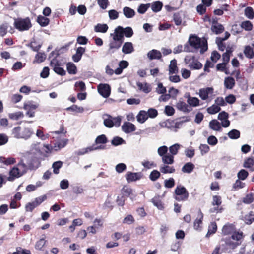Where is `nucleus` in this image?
<instances>
[{
    "label": "nucleus",
    "mask_w": 254,
    "mask_h": 254,
    "mask_svg": "<svg viewBox=\"0 0 254 254\" xmlns=\"http://www.w3.org/2000/svg\"><path fill=\"white\" fill-rule=\"evenodd\" d=\"M39 104L33 101H28L24 103L23 108L26 110H33L37 109Z\"/></svg>",
    "instance_id": "nucleus-20"
},
{
    "label": "nucleus",
    "mask_w": 254,
    "mask_h": 254,
    "mask_svg": "<svg viewBox=\"0 0 254 254\" xmlns=\"http://www.w3.org/2000/svg\"><path fill=\"white\" fill-rule=\"evenodd\" d=\"M37 22L41 26L45 27L49 24L50 20L46 17L40 15L37 17Z\"/></svg>",
    "instance_id": "nucleus-32"
},
{
    "label": "nucleus",
    "mask_w": 254,
    "mask_h": 254,
    "mask_svg": "<svg viewBox=\"0 0 254 254\" xmlns=\"http://www.w3.org/2000/svg\"><path fill=\"white\" fill-rule=\"evenodd\" d=\"M46 58V55L45 53H38L35 57L34 62H36L38 63H41L45 61Z\"/></svg>",
    "instance_id": "nucleus-46"
},
{
    "label": "nucleus",
    "mask_w": 254,
    "mask_h": 254,
    "mask_svg": "<svg viewBox=\"0 0 254 254\" xmlns=\"http://www.w3.org/2000/svg\"><path fill=\"white\" fill-rule=\"evenodd\" d=\"M85 52V48L79 47L77 48L75 54L72 56V60L74 62H78L81 59L82 55Z\"/></svg>",
    "instance_id": "nucleus-16"
},
{
    "label": "nucleus",
    "mask_w": 254,
    "mask_h": 254,
    "mask_svg": "<svg viewBox=\"0 0 254 254\" xmlns=\"http://www.w3.org/2000/svg\"><path fill=\"white\" fill-rule=\"evenodd\" d=\"M39 144V143L32 144L30 152L26 158V162L28 165L30 170H35L40 165L43 153L40 149Z\"/></svg>",
    "instance_id": "nucleus-1"
},
{
    "label": "nucleus",
    "mask_w": 254,
    "mask_h": 254,
    "mask_svg": "<svg viewBox=\"0 0 254 254\" xmlns=\"http://www.w3.org/2000/svg\"><path fill=\"white\" fill-rule=\"evenodd\" d=\"M209 127L215 131H221L222 130L220 123L215 119L211 120L209 124Z\"/></svg>",
    "instance_id": "nucleus-22"
},
{
    "label": "nucleus",
    "mask_w": 254,
    "mask_h": 254,
    "mask_svg": "<svg viewBox=\"0 0 254 254\" xmlns=\"http://www.w3.org/2000/svg\"><path fill=\"white\" fill-rule=\"evenodd\" d=\"M162 161L165 165L172 164L174 162V156L170 154H167L162 157Z\"/></svg>",
    "instance_id": "nucleus-33"
},
{
    "label": "nucleus",
    "mask_w": 254,
    "mask_h": 254,
    "mask_svg": "<svg viewBox=\"0 0 254 254\" xmlns=\"http://www.w3.org/2000/svg\"><path fill=\"white\" fill-rule=\"evenodd\" d=\"M187 103L189 106L191 107H196L199 104V100L196 97H192L190 95H188Z\"/></svg>",
    "instance_id": "nucleus-31"
},
{
    "label": "nucleus",
    "mask_w": 254,
    "mask_h": 254,
    "mask_svg": "<svg viewBox=\"0 0 254 254\" xmlns=\"http://www.w3.org/2000/svg\"><path fill=\"white\" fill-rule=\"evenodd\" d=\"M169 74L178 73V69L177 66L176 60L173 59L171 61L170 65L169 66Z\"/></svg>",
    "instance_id": "nucleus-26"
},
{
    "label": "nucleus",
    "mask_w": 254,
    "mask_h": 254,
    "mask_svg": "<svg viewBox=\"0 0 254 254\" xmlns=\"http://www.w3.org/2000/svg\"><path fill=\"white\" fill-rule=\"evenodd\" d=\"M20 172L22 173V175H23L24 173H25L28 169H29L28 165L27 163H24L22 161H21L20 162L18 163L17 165V167H16Z\"/></svg>",
    "instance_id": "nucleus-43"
},
{
    "label": "nucleus",
    "mask_w": 254,
    "mask_h": 254,
    "mask_svg": "<svg viewBox=\"0 0 254 254\" xmlns=\"http://www.w3.org/2000/svg\"><path fill=\"white\" fill-rule=\"evenodd\" d=\"M180 145L176 143L169 147V151L170 153V155H172L173 156L176 155L178 153V150L180 148Z\"/></svg>",
    "instance_id": "nucleus-53"
},
{
    "label": "nucleus",
    "mask_w": 254,
    "mask_h": 254,
    "mask_svg": "<svg viewBox=\"0 0 254 254\" xmlns=\"http://www.w3.org/2000/svg\"><path fill=\"white\" fill-rule=\"evenodd\" d=\"M33 51L38 52L42 46V44H37V42L35 41H31V43L28 45Z\"/></svg>",
    "instance_id": "nucleus-58"
},
{
    "label": "nucleus",
    "mask_w": 254,
    "mask_h": 254,
    "mask_svg": "<svg viewBox=\"0 0 254 254\" xmlns=\"http://www.w3.org/2000/svg\"><path fill=\"white\" fill-rule=\"evenodd\" d=\"M227 134L231 139H237L240 137V132L235 129L230 130Z\"/></svg>",
    "instance_id": "nucleus-39"
},
{
    "label": "nucleus",
    "mask_w": 254,
    "mask_h": 254,
    "mask_svg": "<svg viewBox=\"0 0 254 254\" xmlns=\"http://www.w3.org/2000/svg\"><path fill=\"white\" fill-rule=\"evenodd\" d=\"M122 43L123 42L120 41H117L114 39L110 40L109 44V48L108 53L110 54L114 53L116 50H118L121 47Z\"/></svg>",
    "instance_id": "nucleus-9"
},
{
    "label": "nucleus",
    "mask_w": 254,
    "mask_h": 254,
    "mask_svg": "<svg viewBox=\"0 0 254 254\" xmlns=\"http://www.w3.org/2000/svg\"><path fill=\"white\" fill-rule=\"evenodd\" d=\"M23 175L20 172L18 168L17 167H13L9 171V177L7 178V180L12 181L15 178H18Z\"/></svg>",
    "instance_id": "nucleus-14"
},
{
    "label": "nucleus",
    "mask_w": 254,
    "mask_h": 254,
    "mask_svg": "<svg viewBox=\"0 0 254 254\" xmlns=\"http://www.w3.org/2000/svg\"><path fill=\"white\" fill-rule=\"evenodd\" d=\"M213 89L212 87H207L206 88L200 89L199 90V95L201 99L205 100L207 99L208 95L212 93Z\"/></svg>",
    "instance_id": "nucleus-15"
},
{
    "label": "nucleus",
    "mask_w": 254,
    "mask_h": 254,
    "mask_svg": "<svg viewBox=\"0 0 254 254\" xmlns=\"http://www.w3.org/2000/svg\"><path fill=\"white\" fill-rule=\"evenodd\" d=\"M221 110V108L217 105H213L208 107L207 109V112L210 114H214L219 112Z\"/></svg>",
    "instance_id": "nucleus-49"
},
{
    "label": "nucleus",
    "mask_w": 254,
    "mask_h": 254,
    "mask_svg": "<svg viewBox=\"0 0 254 254\" xmlns=\"http://www.w3.org/2000/svg\"><path fill=\"white\" fill-rule=\"evenodd\" d=\"M217 225L215 222H213L211 224L210 226H209L208 231L206 236L210 235L211 234H214L217 230Z\"/></svg>",
    "instance_id": "nucleus-61"
},
{
    "label": "nucleus",
    "mask_w": 254,
    "mask_h": 254,
    "mask_svg": "<svg viewBox=\"0 0 254 254\" xmlns=\"http://www.w3.org/2000/svg\"><path fill=\"white\" fill-rule=\"evenodd\" d=\"M121 127L122 131L125 133H129L136 130L135 125L129 122H125Z\"/></svg>",
    "instance_id": "nucleus-10"
},
{
    "label": "nucleus",
    "mask_w": 254,
    "mask_h": 254,
    "mask_svg": "<svg viewBox=\"0 0 254 254\" xmlns=\"http://www.w3.org/2000/svg\"><path fill=\"white\" fill-rule=\"evenodd\" d=\"M211 30L215 34H219L223 32L224 28L222 24L216 23V24L212 26Z\"/></svg>",
    "instance_id": "nucleus-35"
},
{
    "label": "nucleus",
    "mask_w": 254,
    "mask_h": 254,
    "mask_svg": "<svg viewBox=\"0 0 254 254\" xmlns=\"http://www.w3.org/2000/svg\"><path fill=\"white\" fill-rule=\"evenodd\" d=\"M241 27L246 31H251L253 28V24L250 21H245L241 23Z\"/></svg>",
    "instance_id": "nucleus-54"
},
{
    "label": "nucleus",
    "mask_w": 254,
    "mask_h": 254,
    "mask_svg": "<svg viewBox=\"0 0 254 254\" xmlns=\"http://www.w3.org/2000/svg\"><path fill=\"white\" fill-rule=\"evenodd\" d=\"M184 62L188 64L190 69L192 70H198L202 67V64L195 58L194 56H186Z\"/></svg>",
    "instance_id": "nucleus-4"
},
{
    "label": "nucleus",
    "mask_w": 254,
    "mask_h": 254,
    "mask_svg": "<svg viewBox=\"0 0 254 254\" xmlns=\"http://www.w3.org/2000/svg\"><path fill=\"white\" fill-rule=\"evenodd\" d=\"M233 228L232 225H225L222 228V232L225 235H228L233 232Z\"/></svg>",
    "instance_id": "nucleus-57"
},
{
    "label": "nucleus",
    "mask_w": 254,
    "mask_h": 254,
    "mask_svg": "<svg viewBox=\"0 0 254 254\" xmlns=\"http://www.w3.org/2000/svg\"><path fill=\"white\" fill-rule=\"evenodd\" d=\"M222 203L221 197L219 195H214L213 196L212 205L213 206H219Z\"/></svg>",
    "instance_id": "nucleus-60"
},
{
    "label": "nucleus",
    "mask_w": 254,
    "mask_h": 254,
    "mask_svg": "<svg viewBox=\"0 0 254 254\" xmlns=\"http://www.w3.org/2000/svg\"><path fill=\"white\" fill-rule=\"evenodd\" d=\"M243 167L249 169L251 171H254V157L247 158L244 160Z\"/></svg>",
    "instance_id": "nucleus-17"
},
{
    "label": "nucleus",
    "mask_w": 254,
    "mask_h": 254,
    "mask_svg": "<svg viewBox=\"0 0 254 254\" xmlns=\"http://www.w3.org/2000/svg\"><path fill=\"white\" fill-rule=\"evenodd\" d=\"M33 133L34 132L31 128H22L20 126L14 127L12 131V134L15 138H22L25 140L29 139Z\"/></svg>",
    "instance_id": "nucleus-3"
},
{
    "label": "nucleus",
    "mask_w": 254,
    "mask_h": 254,
    "mask_svg": "<svg viewBox=\"0 0 254 254\" xmlns=\"http://www.w3.org/2000/svg\"><path fill=\"white\" fill-rule=\"evenodd\" d=\"M123 12L127 18H131L135 14V11L129 7H124L123 9Z\"/></svg>",
    "instance_id": "nucleus-21"
},
{
    "label": "nucleus",
    "mask_w": 254,
    "mask_h": 254,
    "mask_svg": "<svg viewBox=\"0 0 254 254\" xmlns=\"http://www.w3.org/2000/svg\"><path fill=\"white\" fill-rule=\"evenodd\" d=\"M99 93L104 98H108L111 93V87L107 84H100L97 87Z\"/></svg>",
    "instance_id": "nucleus-7"
},
{
    "label": "nucleus",
    "mask_w": 254,
    "mask_h": 254,
    "mask_svg": "<svg viewBox=\"0 0 254 254\" xmlns=\"http://www.w3.org/2000/svg\"><path fill=\"white\" fill-rule=\"evenodd\" d=\"M160 171L163 174L173 173L175 172V169L174 167L164 164L160 167Z\"/></svg>",
    "instance_id": "nucleus-27"
},
{
    "label": "nucleus",
    "mask_w": 254,
    "mask_h": 254,
    "mask_svg": "<svg viewBox=\"0 0 254 254\" xmlns=\"http://www.w3.org/2000/svg\"><path fill=\"white\" fill-rule=\"evenodd\" d=\"M245 56L249 59H252L254 57L253 49L250 46H246L244 50Z\"/></svg>",
    "instance_id": "nucleus-41"
},
{
    "label": "nucleus",
    "mask_w": 254,
    "mask_h": 254,
    "mask_svg": "<svg viewBox=\"0 0 254 254\" xmlns=\"http://www.w3.org/2000/svg\"><path fill=\"white\" fill-rule=\"evenodd\" d=\"M150 6L152 10L154 12L156 13L161 11L163 7V3L161 1H157L152 3L150 5Z\"/></svg>",
    "instance_id": "nucleus-29"
},
{
    "label": "nucleus",
    "mask_w": 254,
    "mask_h": 254,
    "mask_svg": "<svg viewBox=\"0 0 254 254\" xmlns=\"http://www.w3.org/2000/svg\"><path fill=\"white\" fill-rule=\"evenodd\" d=\"M176 196L175 199L178 201H186L189 197V193L185 187L178 185L174 191Z\"/></svg>",
    "instance_id": "nucleus-5"
},
{
    "label": "nucleus",
    "mask_w": 254,
    "mask_h": 254,
    "mask_svg": "<svg viewBox=\"0 0 254 254\" xmlns=\"http://www.w3.org/2000/svg\"><path fill=\"white\" fill-rule=\"evenodd\" d=\"M161 176L160 172L157 170H153L151 172L149 178L152 181H156Z\"/></svg>",
    "instance_id": "nucleus-48"
},
{
    "label": "nucleus",
    "mask_w": 254,
    "mask_h": 254,
    "mask_svg": "<svg viewBox=\"0 0 254 254\" xmlns=\"http://www.w3.org/2000/svg\"><path fill=\"white\" fill-rule=\"evenodd\" d=\"M108 142V139L105 134H101L98 136L95 140L96 145L100 144H105Z\"/></svg>",
    "instance_id": "nucleus-34"
},
{
    "label": "nucleus",
    "mask_w": 254,
    "mask_h": 254,
    "mask_svg": "<svg viewBox=\"0 0 254 254\" xmlns=\"http://www.w3.org/2000/svg\"><path fill=\"white\" fill-rule=\"evenodd\" d=\"M126 141L121 137L115 136L113 137L111 140V144L114 146H119L123 144H125Z\"/></svg>",
    "instance_id": "nucleus-40"
},
{
    "label": "nucleus",
    "mask_w": 254,
    "mask_h": 254,
    "mask_svg": "<svg viewBox=\"0 0 254 254\" xmlns=\"http://www.w3.org/2000/svg\"><path fill=\"white\" fill-rule=\"evenodd\" d=\"M245 15L249 19H252L254 17V12L251 7H247L245 9Z\"/></svg>",
    "instance_id": "nucleus-51"
},
{
    "label": "nucleus",
    "mask_w": 254,
    "mask_h": 254,
    "mask_svg": "<svg viewBox=\"0 0 254 254\" xmlns=\"http://www.w3.org/2000/svg\"><path fill=\"white\" fill-rule=\"evenodd\" d=\"M108 14L110 19L115 20L119 17V12L114 9L110 10L108 11Z\"/></svg>",
    "instance_id": "nucleus-63"
},
{
    "label": "nucleus",
    "mask_w": 254,
    "mask_h": 254,
    "mask_svg": "<svg viewBox=\"0 0 254 254\" xmlns=\"http://www.w3.org/2000/svg\"><path fill=\"white\" fill-rule=\"evenodd\" d=\"M224 84L226 88L232 89L235 84V81L234 78L232 77H226L224 79Z\"/></svg>",
    "instance_id": "nucleus-24"
},
{
    "label": "nucleus",
    "mask_w": 254,
    "mask_h": 254,
    "mask_svg": "<svg viewBox=\"0 0 254 254\" xmlns=\"http://www.w3.org/2000/svg\"><path fill=\"white\" fill-rule=\"evenodd\" d=\"M188 43L194 49L200 48V53L203 54L208 49L207 42L206 40L203 41L195 35H191L189 37Z\"/></svg>",
    "instance_id": "nucleus-2"
},
{
    "label": "nucleus",
    "mask_w": 254,
    "mask_h": 254,
    "mask_svg": "<svg viewBox=\"0 0 254 254\" xmlns=\"http://www.w3.org/2000/svg\"><path fill=\"white\" fill-rule=\"evenodd\" d=\"M14 25L15 27L20 31L28 30L32 26L30 20L28 17L15 19Z\"/></svg>",
    "instance_id": "nucleus-6"
},
{
    "label": "nucleus",
    "mask_w": 254,
    "mask_h": 254,
    "mask_svg": "<svg viewBox=\"0 0 254 254\" xmlns=\"http://www.w3.org/2000/svg\"><path fill=\"white\" fill-rule=\"evenodd\" d=\"M147 55L150 60L154 59H160L162 57L161 52L155 49H153L149 51Z\"/></svg>",
    "instance_id": "nucleus-19"
},
{
    "label": "nucleus",
    "mask_w": 254,
    "mask_h": 254,
    "mask_svg": "<svg viewBox=\"0 0 254 254\" xmlns=\"http://www.w3.org/2000/svg\"><path fill=\"white\" fill-rule=\"evenodd\" d=\"M203 214L201 210L199 209L198 214V217L194 222V228L195 229H198L199 227V225L202 223Z\"/></svg>",
    "instance_id": "nucleus-36"
},
{
    "label": "nucleus",
    "mask_w": 254,
    "mask_h": 254,
    "mask_svg": "<svg viewBox=\"0 0 254 254\" xmlns=\"http://www.w3.org/2000/svg\"><path fill=\"white\" fill-rule=\"evenodd\" d=\"M142 177V174L140 172L133 173L128 172L126 175V178L127 182L136 181L139 180Z\"/></svg>",
    "instance_id": "nucleus-11"
},
{
    "label": "nucleus",
    "mask_w": 254,
    "mask_h": 254,
    "mask_svg": "<svg viewBox=\"0 0 254 254\" xmlns=\"http://www.w3.org/2000/svg\"><path fill=\"white\" fill-rule=\"evenodd\" d=\"M119 29H121L122 30L124 36L125 35L126 37H131L133 34V31L130 27L123 28L122 26H119Z\"/></svg>",
    "instance_id": "nucleus-30"
},
{
    "label": "nucleus",
    "mask_w": 254,
    "mask_h": 254,
    "mask_svg": "<svg viewBox=\"0 0 254 254\" xmlns=\"http://www.w3.org/2000/svg\"><path fill=\"white\" fill-rule=\"evenodd\" d=\"M46 241L45 240L44 238L40 239L36 242L35 246V249L38 250H42L46 243Z\"/></svg>",
    "instance_id": "nucleus-64"
},
{
    "label": "nucleus",
    "mask_w": 254,
    "mask_h": 254,
    "mask_svg": "<svg viewBox=\"0 0 254 254\" xmlns=\"http://www.w3.org/2000/svg\"><path fill=\"white\" fill-rule=\"evenodd\" d=\"M67 70L70 74H75L77 72V68L76 65L72 63H68L66 64Z\"/></svg>",
    "instance_id": "nucleus-42"
},
{
    "label": "nucleus",
    "mask_w": 254,
    "mask_h": 254,
    "mask_svg": "<svg viewBox=\"0 0 254 254\" xmlns=\"http://www.w3.org/2000/svg\"><path fill=\"white\" fill-rule=\"evenodd\" d=\"M175 180L173 178H170L164 181V186L167 188H171L175 185Z\"/></svg>",
    "instance_id": "nucleus-62"
},
{
    "label": "nucleus",
    "mask_w": 254,
    "mask_h": 254,
    "mask_svg": "<svg viewBox=\"0 0 254 254\" xmlns=\"http://www.w3.org/2000/svg\"><path fill=\"white\" fill-rule=\"evenodd\" d=\"M248 172L245 169H241L237 173V177L239 180H245L248 176Z\"/></svg>",
    "instance_id": "nucleus-52"
},
{
    "label": "nucleus",
    "mask_w": 254,
    "mask_h": 254,
    "mask_svg": "<svg viewBox=\"0 0 254 254\" xmlns=\"http://www.w3.org/2000/svg\"><path fill=\"white\" fill-rule=\"evenodd\" d=\"M176 108L183 112L189 113L192 110V108L185 102L179 100L176 104Z\"/></svg>",
    "instance_id": "nucleus-12"
},
{
    "label": "nucleus",
    "mask_w": 254,
    "mask_h": 254,
    "mask_svg": "<svg viewBox=\"0 0 254 254\" xmlns=\"http://www.w3.org/2000/svg\"><path fill=\"white\" fill-rule=\"evenodd\" d=\"M254 200V194L250 193L243 198V202L246 204H250Z\"/></svg>",
    "instance_id": "nucleus-56"
},
{
    "label": "nucleus",
    "mask_w": 254,
    "mask_h": 254,
    "mask_svg": "<svg viewBox=\"0 0 254 254\" xmlns=\"http://www.w3.org/2000/svg\"><path fill=\"white\" fill-rule=\"evenodd\" d=\"M222 242L224 243L222 244V245L224 246L227 250L234 249L239 245L238 242L234 241L230 237H226Z\"/></svg>",
    "instance_id": "nucleus-8"
},
{
    "label": "nucleus",
    "mask_w": 254,
    "mask_h": 254,
    "mask_svg": "<svg viewBox=\"0 0 254 254\" xmlns=\"http://www.w3.org/2000/svg\"><path fill=\"white\" fill-rule=\"evenodd\" d=\"M137 121L141 123H144L148 118L147 113L145 111H140L136 116Z\"/></svg>",
    "instance_id": "nucleus-25"
},
{
    "label": "nucleus",
    "mask_w": 254,
    "mask_h": 254,
    "mask_svg": "<svg viewBox=\"0 0 254 254\" xmlns=\"http://www.w3.org/2000/svg\"><path fill=\"white\" fill-rule=\"evenodd\" d=\"M63 162L61 161H58L54 162L52 164L53 168V173L55 174L59 173V169L62 167Z\"/></svg>",
    "instance_id": "nucleus-47"
},
{
    "label": "nucleus",
    "mask_w": 254,
    "mask_h": 254,
    "mask_svg": "<svg viewBox=\"0 0 254 254\" xmlns=\"http://www.w3.org/2000/svg\"><path fill=\"white\" fill-rule=\"evenodd\" d=\"M93 151H95L94 144L86 148L81 149L78 150L76 153L78 155H82Z\"/></svg>",
    "instance_id": "nucleus-38"
},
{
    "label": "nucleus",
    "mask_w": 254,
    "mask_h": 254,
    "mask_svg": "<svg viewBox=\"0 0 254 254\" xmlns=\"http://www.w3.org/2000/svg\"><path fill=\"white\" fill-rule=\"evenodd\" d=\"M134 49L131 42H125L122 47V51L125 54H128L132 53Z\"/></svg>",
    "instance_id": "nucleus-18"
},
{
    "label": "nucleus",
    "mask_w": 254,
    "mask_h": 254,
    "mask_svg": "<svg viewBox=\"0 0 254 254\" xmlns=\"http://www.w3.org/2000/svg\"><path fill=\"white\" fill-rule=\"evenodd\" d=\"M119 26L117 27L114 33L110 34L111 36H113V39H115L117 41H120L123 43L124 42V34L122 30L121 29H119Z\"/></svg>",
    "instance_id": "nucleus-13"
},
{
    "label": "nucleus",
    "mask_w": 254,
    "mask_h": 254,
    "mask_svg": "<svg viewBox=\"0 0 254 254\" xmlns=\"http://www.w3.org/2000/svg\"><path fill=\"white\" fill-rule=\"evenodd\" d=\"M24 115L22 112L18 111L15 113H11L8 114V117L10 119L13 120H18L19 119L22 118Z\"/></svg>",
    "instance_id": "nucleus-45"
},
{
    "label": "nucleus",
    "mask_w": 254,
    "mask_h": 254,
    "mask_svg": "<svg viewBox=\"0 0 254 254\" xmlns=\"http://www.w3.org/2000/svg\"><path fill=\"white\" fill-rule=\"evenodd\" d=\"M190 120L189 117H183L179 119V121H177L174 126L175 128H180L182 127L183 124Z\"/></svg>",
    "instance_id": "nucleus-37"
},
{
    "label": "nucleus",
    "mask_w": 254,
    "mask_h": 254,
    "mask_svg": "<svg viewBox=\"0 0 254 254\" xmlns=\"http://www.w3.org/2000/svg\"><path fill=\"white\" fill-rule=\"evenodd\" d=\"M168 150V147L164 145V146L159 147L158 148L157 152H158L159 155L162 157L163 156L167 154V153Z\"/></svg>",
    "instance_id": "nucleus-59"
},
{
    "label": "nucleus",
    "mask_w": 254,
    "mask_h": 254,
    "mask_svg": "<svg viewBox=\"0 0 254 254\" xmlns=\"http://www.w3.org/2000/svg\"><path fill=\"white\" fill-rule=\"evenodd\" d=\"M151 3L141 4L138 7L137 12L141 14H144L150 7Z\"/></svg>",
    "instance_id": "nucleus-44"
},
{
    "label": "nucleus",
    "mask_w": 254,
    "mask_h": 254,
    "mask_svg": "<svg viewBox=\"0 0 254 254\" xmlns=\"http://www.w3.org/2000/svg\"><path fill=\"white\" fill-rule=\"evenodd\" d=\"M194 167L195 166L192 163L188 162L185 164L181 170L183 173L190 174L192 172Z\"/></svg>",
    "instance_id": "nucleus-23"
},
{
    "label": "nucleus",
    "mask_w": 254,
    "mask_h": 254,
    "mask_svg": "<svg viewBox=\"0 0 254 254\" xmlns=\"http://www.w3.org/2000/svg\"><path fill=\"white\" fill-rule=\"evenodd\" d=\"M108 29V26L106 24H97L94 27V31L96 32L106 33Z\"/></svg>",
    "instance_id": "nucleus-28"
},
{
    "label": "nucleus",
    "mask_w": 254,
    "mask_h": 254,
    "mask_svg": "<svg viewBox=\"0 0 254 254\" xmlns=\"http://www.w3.org/2000/svg\"><path fill=\"white\" fill-rule=\"evenodd\" d=\"M67 111L76 112L77 113H82L84 111V108L82 107H78L76 105H73L66 109Z\"/></svg>",
    "instance_id": "nucleus-50"
},
{
    "label": "nucleus",
    "mask_w": 254,
    "mask_h": 254,
    "mask_svg": "<svg viewBox=\"0 0 254 254\" xmlns=\"http://www.w3.org/2000/svg\"><path fill=\"white\" fill-rule=\"evenodd\" d=\"M152 202L159 209L162 210L164 208L163 205L158 197H154L152 199Z\"/></svg>",
    "instance_id": "nucleus-55"
}]
</instances>
